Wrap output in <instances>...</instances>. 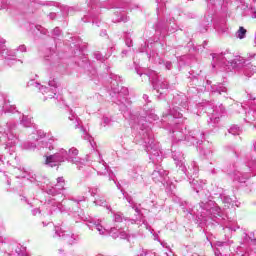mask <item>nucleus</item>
Segmentation results:
<instances>
[{"label": "nucleus", "mask_w": 256, "mask_h": 256, "mask_svg": "<svg viewBox=\"0 0 256 256\" xmlns=\"http://www.w3.org/2000/svg\"><path fill=\"white\" fill-rule=\"evenodd\" d=\"M72 163L73 165H77L78 169H81V158H79V150L75 147L66 150L65 148H58L53 155L46 156L45 164L48 167H57V165H61V163Z\"/></svg>", "instance_id": "1"}, {"label": "nucleus", "mask_w": 256, "mask_h": 256, "mask_svg": "<svg viewBox=\"0 0 256 256\" xmlns=\"http://www.w3.org/2000/svg\"><path fill=\"white\" fill-rule=\"evenodd\" d=\"M29 87H35L42 94L43 101H47L49 99H55L57 97V81L55 79L50 80L48 82V86L41 85L38 82L30 81L28 83Z\"/></svg>", "instance_id": "2"}, {"label": "nucleus", "mask_w": 256, "mask_h": 256, "mask_svg": "<svg viewBox=\"0 0 256 256\" xmlns=\"http://www.w3.org/2000/svg\"><path fill=\"white\" fill-rule=\"evenodd\" d=\"M0 141L4 143L5 149H13L19 143V138L13 133V128L5 125L0 128Z\"/></svg>", "instance_id": "3"}, {"label": "nucleus", "mask_w": 256, "mask_h": 256, "mask_svg": "<svg viewBox=\"0 0 256 256\" xmlns=\"http://www.w3.org/2000/svg\"><path fill=\"white\" fill-rule=\"evenodd\" d=\"M88 227L92 231H94V229H96V231H98L99 235H111V237H113L114 239H117V237H120V239H127V233L121 232V230H117L115 228H111L109 230V229L103 227V225H101V222H99V221L98 222H89Z\"/></svg>", "instance_id": "4"}, {"label": "nucleus", "mask_w": 256, "mask_h": 256, "mask_svg": "<svg viewBox=\"0 0 256 256\" xmlns=\"http://www.w3.org/2000/svg\"><path fill=\"white\" fill-rule=\"evenodd\" d=\"M193 213L196 217H205V215H213V217H217L221 215V208L219 206H215L214 201H209L206 204L202 202L199 205V209H197L196 212L193 210Z\"/></svg>", "instance_id": "5"}, {"label": "nucleus", "mask_w": 256, "mask_h": 256, "mask_svg": "<svg viewBox=\"0 0 256 256\" xmlns=\"http://www.w3.org/2000/svg\"><path fill=\"white\" fill-rule=\"evenodd\" d=\"M42 187L46 190V193H48V195H55L59 193V191H63V189H65V179H63V177H58L56 183L44 182V185Z\"/></svg>", "instance_id": "6"}, {"label": "nucleus", "mask_w": 256, "mask_h": 256, "mask_svg": "<svg viewBox=\"0 0 256 256\" xmlns=\"http://www.w3.org/2000/svg\"><path fill=\"white\" fill-rule=\"evenodd\" d=\"M5 43H7V40L0 38V57L5 61H15L17 59V50L6 48Z\"/></svg>", "instance_id": "7"}, {"label": "nucleus", "mask_w": 256, "mask_h": 256, "mask_svg": "<svg viewBox=\"0 0 256 256\" xmlns=\"http://www.w3.org/2000/svg\"><path fill=\"white\" fill-rule=\"evenodd\" d=\"M55 233L58 237H61L69 245L77 243L79 237L71 232L64 231L62 227H55Z\"/></svg>", "instance_id": "8"}, {"label": "nucleus", "mask_w": 256, "mask_h": 256, "mask_svg": "<svg viewBox=\"0 0 256 256\" xmlns=\"http://www.w3.org/2000/svg\"><path fill=\"white\" fill-rule=\"evenodd\" d=\"M231 54H215L213 56V67H223V65H227L228 63H232V60L230 59Z\"/></svg>", "instance_id": "9"}, {"label": "nucleus", "mask_w": 256, "mask_h": 256, "mask_svg": "<svg viewBox=\"0 0 256 256\" xmlns=\"http://www.w3.org/2000/svg\"><path fill=\"white\" fill-rule=\"evenodd\" d=\"M93 167L99 175H107V173H109V170H107V163L103 161L101 155H98V162L94 163Z\"/></svg>", "instance_id": "10"}, {"label": "nucleus", "mask_w": 256, "mask_h": 256, "mask_svg": "<svg viewBox=\"0 0 256 256\" xmlns=\"http://www.w3.org/2000/svg\"><path fill=\"white\" fill-rule=\"evenodd\" d=\"M245 243H248L249 248L251 250V252L249 253V255L252 254V256L256 255V238H255V234L250 233L247 234L244 238Z\"/></svg>", "instance_id": "11"}, {"label": "nucleus", "mask_w": 256, "mask_h": 256, "mask_svg": "<svg viewBox=\"0 0 256 256\" xmlns=\"http://www.w3.org/2000/svg\"><path fill=\"white\" fill-rule=\"evenodd\" d=\"M153 75H154L153 73L150 74V75L148 76V78L152 80V85H153L154 89H155L158 93H159V89H167V87H168L167 82H165V81H163V80H161V79H158L157 77L154 78Z\"/></svg>", "instance_id": "12"}, {"label": "nucleus", "mask_w": 256, "mask_h": 256, "mask_svg": "<svg viewBox=\"0 0 256 256\" xmlns=\"http://www.w3.org/2000/svg\"><path fill=\"white\" fill-rule=\"evenodd\" d=\"M28 133H31L29 136V141H35L39 142L40 139H43L45 137V132L42 130H37L35 128H30Z\"/></svg>", "instance_id": "13"}, {"label": "nucleus", "mask_w": 256, "mask_h": 256, "mask_svg": "<svg viewBox=\"0 0 256 256\" xmlns=\"http://www.w3.org/2000/svg\"><path fill=\"white\" fill-rule=\"evenodd\" d=\"M242 5H246V7L250 10L252 19H256V0H239Z\"/></svg>", "instance_id": "14"}, {"label": "nucleus", "mask_w": 256, "mask_h": 256, "mask_svg": "<svg viewBox=\"0 0 256 256\" xmlns=\"http://www.w3.org/2000/svg\"><path fill=\"white\" fill-rule=\"evenodd\" d=\"M146 151L151 155L150 159H153V157H159V150H157L153 140H150L146 145Z\"/></svg>", "instance_id": "15"}, {"label": "nucleus", "mask_w": 256, "mask_h": 256, "mask_svg": "<svg viewBox=\"0 0 256 256\" xmlns=\"http://www.w3.org/2000/svg\"><path fill=\"white\" fill-rule=\"evenodd\" d=\"M165 175H167V171L159 169L155 170L152 173V178L154 179V181H163V177H165Z\"/></svg>", "instance_id": "16"}, {"label": "nucleus", "mask_w": 256, "mask_h": 256, "mask_svg": "<svg viewBox=\"0 0 256 256\" xmlns=\"http://www.w3.org/2000/svg\"><path fill=\"white\" fill-rule=\"evenodd\" d=\"M223 113H225V108H223L222 105H220L218 108H216L215 110H213L212 116H211V121L214 120L217 121V119H219V116L223 115Z\"/></svg>", "instance_id": "17"}, {"label": "nucleus", "mask_w": 256, "mask_h": 256, "mask_svg": "<svg viewBox=\"0 0 256 256\" xmlns=\"http://www.w3.org/2000/svg\"><path fill=\"white\" fill-rule=\"evenodd\" d=\"M256 73V66L253 64H248L244 67L245 77H253V74Z\"/></svg>", "instance_id": "18"}, {"label": "nucleus", "mask_w": 256, "mask_h": 256, "mask_svg": "<svg viewBox=\"0 0 256 256\" xmlns=\"http://www.w3.org/2000/svg\"><path fill=\"white\" fill-rule=\"evenodd\" d=\"M0 107L3 113H13V110L9 109V104L5 103V98L0 95Z\"/></svg>", "instance_id": "19"}, {"label": "nucleus", "mask_w": 256, "mask_h": 256, "mask_svg": "<svg viewBox=\"0 0 256 256\" xmlns=\"http://www.w3.org/2000/svg\"><path fill=\"white\" fill-rule=\"evenodd\" d=\"M95 205H99L100 207H106V209H110V206L107 204V201L103 197H98L94 201Z\"/></svg>", "instance_id": "20"}, {"label": "nucleus", "mask_w": 256, "mask_h": 256, "mask_svg": "<svg viewBox=\"0 0 256 256\" xmlns=\"http://www.w3.org/2000/svg\"><path fill=\"white\" fill-rule=\"evenodd\" d=\"M24 149H25L26 151H35V150L37 149V143H35V142H30V141L25 142V143H24Z\"/></svg>", "instance_id": "21"}, {"label": "nucleus", "mask_w": 256, "mask_h": 256, "mask_svg": "<svg viewBox=\"0 0 256 256\" xmlns=\"http://www.w3.org/2000/svg\"><path fill=\"white\" fill-rule=\"evenodd\" d=\"M21 125H23V127H32L33 123L31 122V118L29 116H23Z\"/></svg>", "instance_id": "22"}, {"label": "nucleus", "mask_w": 256, "mask_h": 256, "mask_svg": "<svg viewBox=\"0 0 256 256\" xmlns=\"http://www.w3.org/2000/svg\"><path fill=\"white\" fill-rule=\"evenodd\" d=\"M68 119L73 122L74 127H79V118L77 117V115H75V113L70 112Z\"/></svg>", "instance_id": "23"}, {"label": "nucleus", "mask_w": 256, "mask_h": 256, "mask_svg": "<svg viewBox=\"0 0 256 256\" xmlns=\"http://www.w3.org/2000/svg\"><path fill=\"white\" fill-rule=\"evenodd\" d=\"M174 161H175L177 167L181 168V171H183V173H186V172H187V170L185 169L183 160H179V159H178L177 157H175V155H174Z\"/></svg>", "instance_id": "24"}, {"label": "nucleus", "mask_w": 256, "mask_h": 256, "mask_svg": "<svg viewBox=\"0 0 256 256\" xmlns=\"http://www.w3.org/2000/svg\"><path fill=\"white\" fill-rule=\"evenodd\" d=\"M246 33H247V30H245V28L243 27H240L239 30L237 31L238 39H245Z\"/></svg>", "instance_id": "25"}, {"label": "nucleus", "mask_w": 256, "mask_h": 256, "mask_svg": "<svg viewBox=\"0 0 256 256\" xmlns=\"http://www.w3.org/2000/svg\"><path fill=\"white\" fill-rule=\"evenodd\" d=\"M191 185H192L193 189L196 191V193H199V189L203 188V185L199 184V181H197V180H193L191 182Z\"/></svg>", "instance_id": "26"}, {"label": "nucleus", "mask_w": 256, "mask_h": 256, "mask_svg": "<svg viewBox=\"0 0 256 256\" xmlns=\"http://www.w3.org/2000/svg\"><path fill=\"white\" fill-rule=\"evenodd\" d=\"M222 201L226 204V207H229V205H233V200L229 196H223Z\"/></svg>", "instance_id": "27"}, {"label": "nucleus", "mask_w": 256, "mask_h": 256, "mask_svg": "<svg viewBox=\"0 0 256 256\" xmlns=\"http://www.w3.org/2000/svg\"><path fill=\"white\" fill-rule=\"evenodd\" d=\"M170 117L172 119H181V117H183V114H181L180 112L174 110V111H172L170 113Z\"/></svg>", "instance_id": "28"}, {"label": "nucleus", "mask_w": 256, "mask_h": 256, "mask_svg": "<svg viewBox=\"0 0 256 256\" xmlns=\"http://www.w3.org/2000/svg\"><path fill=\"white\" fill-rule=\"evenodd\" d=\"M16 54L18 53H25L27 51V46L25 44L19 45L17 48H15Z\"/></svg>", "instance_id": "29"}, {"label": "nucleus", "mask_w": 256, "mask_h": 256, "mask_svg": "<svg viewBox=\"0 0 256 256\" xmlns=\"http://www.w3.org/2000/svg\"><path fill=\"white\" fill-rule=\"evenodd\" d=\"M114 221H115L116 223H121V221H123V215H122L121 213L115 214V216H114Z\"/></svg>", "instance_id": "30"}, {"label": "nucleus", "mask_w": 256, "mask_h": 256, "mask_svg": "<svg viewBox=\"0 0 256 256\" xmlns=\"http://www.w3.org/2000/svg\"><path fill=\"white\" fill-rule=\"evenodd\" d=\"M235 63H237V65H243V63H245V59H243V57L239 56L235 59Z\"/></svg>", "instance_id": "31"}, {"label": "nucleus", "mask_w": 256, "mask_h": 256, "mask_svg": "<svg viewBox=\"0 0 256 256\" xmlns=\"http://www.w3.org/2000/svg\"><path fill=\"white\" fill-rule=\"evenodd\" d=\"M148 119H152V121H157V119H158L157 114H155V113L149 114Z\"/></svg>", "instance_id": "32"}, {"label": "nucleus", "mask_w": 256, "mask_h": 256, "mask_svg": "<svg viewBox=\"0 0 256 256\" xmlns=\"http://www.w3.org/2000/svg\"><path fill=\"white\" fill-rule=\"evenodd\" d=\"M147 255L148 253L144 249H140L137 254V256H147Z\"/></svg>", "instance_id": "33"}, {"label": "nucleus", "mask_w": 256, "mask_h": 256, "mask_svg": "<svg viewBox=\"0 0 256 256\" xmlns=\"http://www.w3.org/2000/svg\"><path fill=\"white\" fill-rule=\"evenodd\" d=\"M109 123H111V119H109V118H107V117H104V118H103V125H104V127H105L106 125H109Z\"/></svg>", "instance_id": "34"}, {"label": "nucleus", "mask_w": 256, "mask_h": 256, "mask_svg": "<svg viewBox=\"0 0 256 256\" xmlns=\"http://www.w3.org/2000/svg\"><path fill=\"white\" fill-rule=\"evenodd\" d=\"M217 91H218L219 95H221V93H225L227 91V89L224 87H220Z\"/></svg>", "instance_id": "35"}, {"label": "nucleus", "mask_w": 256, "mask_h": 256, "mask_svg": "<svg viewBox=\"0 0 256 256\" xmlns=\"http://www.w3.org/2000/svg\"><path fill=\"white\" fill-rule=\"evenodd\" d=\"M54 35H61V30L59 28L54 29Z\"/></svg>", "instance_id": "36"}, {"label": "nucleus", "mask_w": 256, "mask_h": 256, "mask_svg": "<svg viewBox=\"0 0 256 256\" xmlns=\"http://www.w3.org/2000/svg\"><path fill=\"white\" fill-rule=\"evenodd\" d=\"M235 179H236L237 181H239L240 183H245V181H243V179L239 178V176H236Z\"/></svg>", "instance_id": "37"}, {"label": "nucleus", "mask_w": 256, "mask_h": 256, "mask_svg": "<svg viewBox=\"0 0 256 256\" xmlns=\"http://www.w3.org/2000/svg\"><path fill=\"white\" fill-rule=\"evenodd\" d=\"M96 59L98 60V61H101V59H102V56H101V54H96Z\"/></svg>", "instance_id": "38"}, {"label": "nucleus", "mask_w": 256, "mask_h": 256, "mask_svg": "<svg viewBox=\"0 0 256 256\" xmlns=\"http://www.w3.org/2000/svg\"><path fill=\"white\" fill-rule=\"evenodd\" d=\"M32 213H33V215H37V213H41V212L39 211V209H34V210L32 211Z\"/></svg>", "instance_id": "39"}, {"label": "nucleus", "mask_w": 256, "mask_h": 256, "mask_svg": "<svg viewBox=\"0 0 256 256\" xmlns=\"http://www.w3.org/2000/svg\"><path fill=\"white\" fill-rule=\"evenodd\" d=\"M126 45L128 46V47H133V43L130 41H126Z\"/></svg>", "instance_id": "40"}, {"label": "nucleus", "mask_w": 256, "mask_h": 256, "mask_svg": "<svg viewBox=\"0 0 256 256\" xmlns=\"http://www.w3.org/2000/svg\"><path fill=\"white\" fill-rule=\"evenodd\" d=\"M112 91H113V93H119V88L113 87V88H112Z\"/></svg>", "instance_id": "41"}, {"label": "nucleus", "mask_w": 256, "mask_h": 256, "mask_svg": "<svg viewBox=\"0 0 256 256\" xmlns=\"http://www.w3.org/2000/svg\"><path fill=\"white\" fill-rule=\"evenodd\" d=\"M253 57H256V54H249L248 59H253Z\"/></svg>", "instance_id": "42"}, {"label": "nucleus", "mask_w": 256, "mask_h": 256, "mask_svg": "<svg viewBox=\"0 0 256 256\" xmlns=\"http://www.w3.org/2000/svg\"><path fill=\"white\" fill-rule=\"evenodd\" d=\"M19 251H20V248L16 249L17 255H19V256L23 255V253H21V252H19Z\"/></svg>", "instance_id": "43"}, {"label": "nucleus", "mask_w": 256, "mask_h": 256, "mask_svg": "<svg viewBox=\"0 0 256 256\" xmlns=\"http://www.w3.org/2000/svg\"><path fill=\"white\" fill-rule=\"evenodd\" d=\"M234 130H235V128H231V129H230V133H232V135H235V134H236Z\"/></svg>", "instance_id": "44"}, {"label": "nucleus", "mask_w": 256, "mask_h": 256, "mask_svg": "<svg viewBox=\"0 0 256 256\" xmlns=\"http://www.w3.org/2000/svg\"><path fill=\"white\" fill-rule=\"evenodd\" d=\"M166 68L171 69V63H167Z\"/></svg>", "instance_id": "45"}, {"label": "nucleus", "mask_w": 256, "mask_h": 256, "mask_svg": "<svg viewBox=\"0 0 256 256\" xmlns=\"http://www.w3.org/2000/svg\"><path fill=\"white\" fill-rule=\"evenodd\" d=\"M1 3H2V5H7V1H5V0H2Z\"/></svg>", "instance_id": "46"}, {"label": "nucleus", "mask_w": 256, "mask_h": 256, "mask_svg": "<svg viewBox=\"0 0 256 256\" xmlns=\"http://www.w3.org/2000/svg\"><path fill=\"white\" fill-rule=\"evenodd\" d=\"M0 9H5V6H0Z\"/></svg>", "instance_id": "47"}, {"label": "nucleus", "mask_w": 256, "mask_h": 256, "mask_svg": "<svg viewBox=\"0 0 256 256\" xmlns=\"http://www.w3.org/2000/svg\"><path fill=\"white\" fill-rule=\"evenodd\" d=\"M84 139H89V136H84Z\"/></svg>", "instance_id": "48"}, {"label": "nucleus", "mask_w": 256, "mask_h": 256, "mask_svg": "<svg viewBox=\"0 0 256 256\" xmlns=\"http://www.w3.org/2000/svg\"><path fill=\"white\" fill-rule=\"evenodd\" d=\"M120 21H125V19L121 18Z\"/></svg>", "instance_id": "49"}, {"label": "nucleus", "mask_w": 256, "mask_h": 256, "mask_svg": "<svg viewBox=\"0 0 256 256\" xmlns=\"http://www.w3.org/2000/svg\"><path fill=\"white\" fill-rule=\"evenodd\" d=\"M144 99H147V95H144Z\"/></svg>", "instance_id": "50"}, {"label": "nucleus", "mask_w": 256, "mask_h": 256, "mask_svg": "<svg viewBox=\"0 0 256 256\" xmlns=\"http://www.w3.org/2000/svg\"><path fill=\"white\" fill-rule=\"evenodd\" d=\"M96 256H103V254H98V255H96Z\"/></svg>", "instance_id": "51"}, {"label": "nucleus", "mask_w": 256, "mask_h": 256, "mask_svg": "<svg viewBox=\"0 0 256 256\" xmlns=\"http://www.w3.org/2000/svg\"><path fill=\"white\" fill-rule=\"evenodd\" d=\"M128 203H131V200H130V199H128Z\"/></svg>", "instance_id": "52"}, {"label": "nucleus", "mask_w": 256, "mask_h": 256, "mask_svg": "<svg viewBox=\"0 0 256 256\" xmlns=\"http://www.w3.org/2000/svg\"><path fill=\"white\" fill-rule=\"evenodd\" d=\"M0 161H2V162H3V158H0Z\"/></svg>", "instance_id": "53"}, {"label": "nucleus", "mask_w": 256, "mask_h": 256, "mask_svg": "<svg viewBox=\"0 0 256 256\" xmlns=\"http://www.w3.org/2000/svg\"><path fill=\"white\" fill-rule=\"evenodd\" d=\"M117 187H118V189H121V187L119 185Z\"/></svg>", "instance_id": "54"}, {"label": "nucleus", "mask_w": 256, "mask_h": 256, "mask_svg": "<svg viewBox=\"0 0 256 256\" xmlns=\"http://www.w3.org/2000/svg\"><path fill=\"white\" fill-rule=\"evenodd\" d=\"M160 95H163V92H160Z\"/></svg>", "instance_id": "55"}, {"label": "nucleus", "mask_w": 256, "mask_h": 256, "mask_svg": "<svg viewBox=\"0 0 256 256\" xmlns=\"http://www.w3.org/2000/svg\"><path fill=\"white\" fill-rule=\"evenodd\" d=\"M236 131H239V128H236Z\"/></svg>", "instance_id": "56"}, {"label": "nucleus", "mask_w": 256, "mask_h": 256, "mask_svg": "<svg viewBox=\"0 0 256 256\" xmlns=\"http://www.w3.org/2000/svg\"><path fill=\"white\" fill-rule=\"evenodd\" d=\"M82 131H85L83 128H81Z\"/></svg>", "instance_id": "57"}, {"label": "nucleus", "mask_w": 256, "mask_h": 256, "mask_svg": "<svg viewBox=\"0 0 256 256\" xmlns=\"http://www.w3.org/2000/svg\"><path fill=\"white\" fill-rule=\"evenodd\" d=\"M20 61V63H23L21 60H19Z\"/></svg>", "instance_id": "58"}, {"label": "nucleus", "mask_w": 256, "mask_h": 256, "mask_svg": "<svg viewBox=\"0 0 256 256\" xmlns=\"http://www.w3.org/2000/svg\"><path fill=\"white\" fill-rule=\"evenodd\" d=\"M24 254H25V248H24Z\"/></svg>", "instance_id": "59"}]
</instances>
